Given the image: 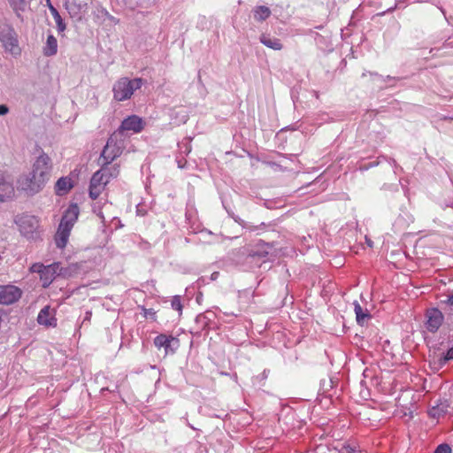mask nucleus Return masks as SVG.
<instances>
[{
	"instance_id": "nucleus-20",
	"label": "nucleus",
	"mask_w": 453,
	"mask_h": 453,
	"mask_svg": "<svg viewBox=\"0 0 453 453\" xmlns=\"http://www.w3.org/2000/svg\"><path fill=\"white\" fill-rule=\"evenodd\" d=\"M58 51V42L52 35H48L46 45L43 48V54L47 57L54 56Z\"/></svg>"
},
{
	"instance_id": "nucleus-6",
	"label": "nucleus",
	"mask_w": 453,
	"mask_h": 453,
	"mask_svg": "<svg viewBox=\"0 0 453 453\" xmlns=\"http://www.w3.org/2000/svg\"><path fill=\"white\" fill-rule=\"evenodd\" d=\"M104 172L105 170L96 171L90 180L89 196L93 200H96L99 197V196L104 190L106 185L109 183L105 178Z\"/></svg>"
},
{
	"instance_id": "nucleus-5",
	"label": "nucleus",
	"mask_w": 453,
	"mask_h": 453,
	"mask_svg": "<svg viewBox=\"0 0 453 453\" xmlns=\"http://www.w3.org/2000/svg\"><path fill=\"white\" fill-rule=\"evenodd\" d=\"M0 42L5 51L13 56L20 54L21 49L19 45L18 35L11 26L6 24L0 26Z\"/></svg>"
},
{
	"instance_id": "nucleus-29",
	"label": "nucleus",
	"mask_w": 453,
	"mask_h": 453,
	"mask_svg": "<svg viewBox=\"0 0 453 453\" xmlns=\"http://www.w3.org/2000/svg\"><path fill=\"white\" fill-rule=\"evenodd\" d=\"M11 5L15 9H21L26 0H9Z\"/></svg>"
},
{
	"instance_id": "nucleus-14",
	"label": "nucleus",
	"mask_w": 453,
	"mask_h": 453,
	"mask_svg": "<svg viewBox=\"0 0 453 453\" xmlns=\"http://www.w3.org/2000/svg\"><path fill=\"white\" fill-rule=\"evenodd\" d=\"M315 453H355V449L342 443L334 447L320 444L316 447Z\"/></svg>"
},
{
	"instance_id": "nucleus-22",
	"label": "nucleus",
	"mask_w": 453,
	"mask_h": 453,
	"mask_svg": "<svg viewBox=\"0 0 453 453\" xmlns=\"http://www.w3.org/2000/svg\"><path fill=\"white\" fill-rule=\"evenodd\" d=\"M449 405L446 403H440L428 411V415L433 418H439L448 411Z\"/></svg>"
},
{
	"instance_id": "nucleus-17",
	"label": "nucleus",
	"mask_w": 453,
	"mask_h": 453,
	"mask_svg": "<svg viewBox=\"0 0 453 453\" xmlns=\"http://www.w3.org/2000/svg\"><path fill=\"white\" fill-rule=\"evenodd\" d=\"M71 231L58 226L57 232L54 235L56 246L59 249H64L68 243Z\"/></svg>"
},
{
	"instance_id": "nucleus-7",
	"label": "nucleus",
	"mask_w": 453,
	"mask_h": 453,
	"mask_svg": "<svg viewBox=\"0 0 453 453\" xmlns=\"http://www.w3.org/2000/svg\"><path fill=\"white\" fill-rule=\"evenodd\" d=\"M22 296L19 288L14 285H0V304L9 305L17 302Z\"/></svg>"
},
{
	"instance_id": "nucleus-8",
	"label": "nucleus",
	"mask_w": 453,
	"mask_h": 453,
	"mask_svg": "<svg viewBox=\"0 0 453 453\" xmlns=\"http://www.w3.org/2000/svg\"><path fill=\"white\" fill-rule=\"evenodd\" d=\"M80 209L76 203H72L65 211L58 226L72 231L78 220Z\"/></svg>"
},
{
	"instance_id": "nucleus-19",
	"label": "nucleus",
	"mask_w": 453,
	"mask_h": 453,
	"mask_svg": "<svg viewBox=\"0 0 453 453\" xmlns=\"http://www.w3.org/2000/svg\"><path fill=\"white\" fill-rule=\"evenodd\" d=\"M354 311L356 314V319L357 324L363 326L365 322V320L369 319L371 318V315L369 314L368 311L365 309L364 310L360 303L357 301L354 302Z\"/></svg>"
},
{
	"instance_id": "nucleus-35",
	"label": "nucleus",
	"mask_w": 453,
	"mask_h": 453,
	"mask_svg": "<svg viewBox=\"0 0 453 453\" xmlns=\"http://www.w3.org/2000/svg\"><path fill=\"white\" fill-rule=\"evenodd\" d=\"M366 243L368 244V246L372 247V242L367 238H366Z\"/></svg>"
},
{
	"instance_id": "nucleus-24",
	"label": "nucleus",
	"mask_w": 453,
	"mask_h": 453,
	"mask_svg": "<svg viewBox=\"0 0 453 453\" xmlns=\"http://www.w3.org/2000/svg\"><path fill=\"white\" fill-rule=\"evenodd\" d=\"M260 42L266 47L275 50H280L282 49V44L280 39L277 38H270L265 35H262L260 37Z\"/></svg>"
},
{
	"instance_id": "nucleus-32",
	"label": "nucleus",
	"mask_w": 453,
	"mask_h": 453,
	"mask_svg": "<svg viewBox=\"0 0 453 453\" xmlns=\"http://www.w3.org/2000/svg\"><path fill=\"white\" fill-rule=\"evenodd\" d=\"M8 111H9V108L6 105H4V104L0 105V116L7 114Z\"/></svg>"
},
{
	"instance_id": "nucleus-18",
	"label": "nucleus",
	"mask_w": 453,
	"mask_h": 453,
	"mask_svg": "<svg viewBox=\"0 0 453 453\" xmlns=\"http://www.w3.org/2000/svg\"><path fill=\"white\" fill-rule=\"evenodd\" d=\"M178 343V340L173 336H167L165 334H159L154 339V344L157 348H165V353H168V349L171 348L172 342Z\"/></svg>"
},
{
	"instance_id": "nucleus-31",
	"label": "nucleus",
	"mask_w": 453,
	"mask_h": 453,
	"mask_svg": "<svg viewBox=\"0 0 453 453\" xmlns=\"http://www.w3.org/2000/svg\"><path fill=\"white\" fill-rule=\"evenodd\" d=\"M143 312H144L145 317H148V316L155 317V315H156V311L153 309L143 308Z\"/></svg>"
},
{
	"instance_id": "nucleus-4",
	"label": "nucleus",
	"mask_w": 453,
	"mask_h": 453,
	"mask_svg": "<svg viewBox=\"0 0 453 453\" xmlns=\"http://www.w3.org/2000/svg\"><path fill=\"white\" fill-rule=\"evenodd\" d=\"M120 137L121 133L115 132L108 139L100 157V160H102L104 165H111L112 161L121 155L124 146Z\"/></svg>"
},
{
	"instance_id": "nucleus-3",
	"label": "nucleus",
	"mask_w": 453,
	"mask_h": 453,
	"mask_svg": "<svg viewBox=\"0 0 453 453\" xmlns=\"http://www.w3.org/2000/svg\"><path fill=\"white\" fill-rule=\"evenodd\" d=\"M15 223L22 235L27 239H35L40 234V219L36 216L23 213L18 215Z\"/></svg>"
},
{
	"instance_id": "nucleus-25",
	"label": "nucleus",
	"mask_w": 453,
	"mask_h": 453,
	"mask_svg": "<svg viewBox=\"0 0 453 453\" xmlns=\"http://www.w3.org/2000/svg\"><path fill=\"white\" fill-rule=\"evenodd\" d=\"M271 15V11L268 7L260 5L254 10V19L257 21L265 20Z\"/></svg>"
},
{
	"instance_id": "nucleus-28",
	"label": "nucleus",
	"mask_w": 453,
	"mask_h": 453,
	"mask_svg": "<svg viewBox=\"0 0 453 453\" xmlns=\"http://www.w3.org/2000/svg\"><path fill=\"white\" fill-rule=\"evenodd\" d=\"M434 453H451V448L448 444H440Z\"/></svg>"
},
{
	"instance_id": "nucleus-26",
	"label": "nucleus",
	"mask_w": 453,
	"mask_h": 453,
	"mask_svg": "<svg viewBox=\"0 0 453 453\" xmlns=\"http://www.w3.org/2000/svg\"><path fill=\"white\" fill-rule=\"evenodd\" d=\"M449 360H453V347L450 348L447 354L440 358V364L441 365H445Z\"/></svg>"
},
{
	"instance_id": "nucleus-34",
	"label": "nucleus",
	"mask_w": 453,
	"mask_h": 453,
	"mask_svg": "<svg viewBox=\"0 0 453 453\" xmlns=\"http://www.w3.org/2000/svg\"><path fill=\"white\" fill-rule=\"evenodd\" d=\"M447 302H448V303H449V304L453 305V295H452V296H449V298H448V301H447Z\"/></svg>"
},
{
	"instance_id": "nucleus-9",
	"label": "nucleus",
	"mask_w": 453,
	"mask_h": 453,
	"mask_svg": "<svg viewBox=\"0 0 453 453\" xmlns=\"http://www.w3.org/2000/svg\"><path fill=\"white\" fill-rule=\"evenodd\" d=\"M426 326L429 332L435 333L442 325L444 316L437 308L428 309L426 312Z\"/></svg>"
},
{
	"instance_id": "nucleus-1",
	"label": "nucleus",
	"mask_w": 453,
	"mask_h": 453,
	"mask_svg": "<svg viewBox=\"0 0 453 453\" xmlns=\"http://www.w3.org/2000/svg\"><path fill=\"white\" fill-rule=\"evenodd\" d=\"M51 168L50 157L45 153L41 154L35 161L31 173L19 179L18 188L28 195L40 192L50 180Z\"/></svg>"
},
{
	"instance_id": "nucleus-10",
	"label": "nucleus",
	"mask_w": 453,
	"mask_h": 453,
	"mask_svg": "<svg viewBox=\"0 0 453 453\" xmlns=\"http://www.w3.org/2000/svg\"><path fill=\"white\" fill-rule=\"evenodd\" d=\"M65 8L70 16L81 19L88 9V0H65Z\"/></svg>"
},
{
	"instance_id": "nucleus-27",
	"label": "nucleus",
	"mask_w": 453,
	"mask_h": 453,
	"mask_svg": "<svg viewBox=\"0 0 453 453\" xmlns=\"http://www.w3.org/2000/svg\"><path fill=\"white\" fill-rule=\"evenodd\" d=\"M44 267H45V265L41 263H35L31 265L30 272L37 273H39V275H41L42 271L43 270Z\"/></svg>"
},
{
	"instance_id": "nucleus-15",
	"label": "nucleus",
	"mask_w": 453,
	"mask_h": 453,
	"mask_svg": "<svg viewBox=\"0 0 453 453\" xmlns=\"http://www.w3.org/2000/svg\"><path fill=\"white\" fill-rule=\"evenodd\" d=\"M14 195L12 185L5 180L4 173H0V202H4L5 198H11Z\"/></svg>"
},
{
	"instance_id": "nucleus-30",
	"label": "nucleus",
	"mask_w": 453,
	"mask_h": 453,
	"mask_svg": "<svg viewBox=\"0 0 453 453\" xmlns=\"http://www.w3.org/2000/svg\"><path fill=\"white\" fill-rule=\"evenodd\" d=\"M172 306H173V309H175V310H177V311H181V309H182V305H181V303H180V299H178V298H174V299L173 300V302H172Z\"/></svg>"
},
{
	"instance_id": "nucleus-13",
	"label": "nucleus",
	"mask_w": 453,
	"mask_h": 453,
	"mask_svg": "<svg viewBox=\"0 0 453 453\" xmlns=\"http://www.w3.org/2000/svg\"><path fill=\"white\" fill-rule=\"evenodd\" d=\"M59 265V263H53L51 265H45L40 275V280L43 288L49 287L54 280L56 275L58 274Z\"/></svg>"
},
{
	"instance_id": "nucleus-16",
	"label": "nucleus",
	"mask_w": 453,
	"mask_h": 453,
	"mask_svg": "<svg viewBox=\"0 0 453 453\" xmlns=\"http://www.w3.org/2000/svg\"><path fill=\"white\" fill-rule=\"evenodd\" d=\"M73 187V183L70 177H62L56 182L55 192L58 196H64L67 194Z\"/></svg>"
},
{
	"instance_id": "nucleus-23",
	"label": "nucleus",
	"mask_w": 453,
	"mask_h": 453,
	"mask_svg": "<svg viewBox=\"0 0 453 453\" xmlns=\"http://www.w3.org/2000/svg\"><path fill=\"white\" fill-rule=\"evenodd\" d=\"M47 4L49 10L57 24L58 31L64 32L65 30V24L64 23L58 11L50 4V0H47Z\"/></svg>"
},
{
	"instance_id": "nucleus-33",
	"label": "nucleus",
	"mask_w": 453,
	"mask_h": 453,
	"mask_svg": "<svg viewBox=\"0 0 453 453\" xmlns=\"http://www.w3.org/2000/svg\"><path fill=\"white\" fill-rule=\"evenodd\" d=\"M238 297L239 299L249 298L250 293L248 291H239Z\"/></svg>"
},
{
	"instance_id": "nucleus-21",
	"label": "nucleus",
	"mask_w": 453,
	"mask_h": 453,
	"mask_svg": "<svg viewBox=\"0 0 453 453\" xmlns=\"http://www.w3.org/2000/svg\"><path fill=\"white\" fill-rule=\"evenodd\" d=\"M102 164V167L100 170H105V178L107 179V181L110 182L111 179L117 178L120 173V166L119 165H104V163Z\"/></svg>"
},
{
	"instance_id": "nucleus-12",
	"label": "nucleus",
	"mask_w": 453,
	"mask_h": 453,
	"mask_svg": "<svg viewBox=\"0 0 453 453\" xmlns=\"http://www.w3.org/2000/svg\"><path fill=\"white\" fill-rule=\"evenodd\" d=\"M37 322L44 326H57L56 311L50 306L43 307L37 317Z\"/></svg>"
},
{
	"instance_id": "nucleus-2",
	"label": "nucleus",
	"mask_w": 453,
	"mask_h": 453,
	"mask_svg": "<svg viewBox=\"0 0 453 453\" xmlns=\"http://www.w3.org/2000/svg\"><path fill=\"white\" fill-rule=\"evenodd\" d=\"M144 81L142 78L130 80L127 77L119 79L113 85V99L118 102L128 100L134 95V92L140 89Z\"/></svg>"
},
{
	"instance_id": "nucleus-11",
	"label": "nucleus",
	"mask_w": 453,
	"mask_h": 453,
	"mask_svg": "<svg viewBox=\"0 0 453 453\" xmlns=\"http://www.w3.org/2000/svg\"><path fill=\"white\" fill-rule=\"evenodd\" d=\"M144 128V122L142 118L136 115H131L125 119L118 132L122 134V131H133L134 133H140Z\"/></svg>"
}]
</instances>
